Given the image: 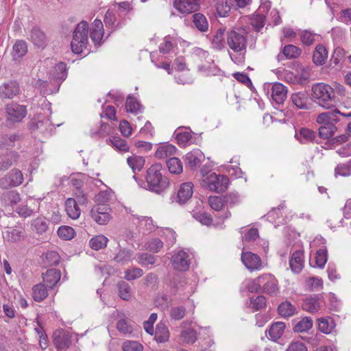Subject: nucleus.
<instances>
[{
  "mask_svg": "<svg viewBox=\"0 0 351 351\" xmlns=\"http://www.w3.org/2000/svg\"><path fill=\"white\" fill-rule=\"evenodd\" d=\"M162 167L159 163L152 165L147 170L146 182L149 189L156 193H160L169 186V180L162 175Z\"/></svg>",
  "mask_w": 351,
  "mask_h": 351,
  "instance_id": "obj_1",
  "label": "nucleus"
},
{
  "mask_svg": "<svg viewBox=\"0 0 351 351\" xmlns=\"http://www.w3.org/2000/svg\"><path fill=\"white\" fill-rule=\"evenodd\" d=\"M312 97L322 107L330 109L335 102V92L328 84L317 83L312 86Z\"/></svg>",
  "mask_w": 351,
  "mask_h": 351,
  "instance_id": "obj_2",
  "label": "nucleus"
},
{
  "mask_svg": "<svg viewBox=\"0 0 351 351\" xmlns=\"http://www.w3.org/2000/svg\"><path fill=\"white\" fill-rule=\"evenodd\" d=\"M88 23L85 21L77 24L73 33L71 43L72 51L76 54L83 53L88 45Z\"/></svg>",
  "mask_w": 351,
  "mask_h": 351,
  "instance_id": "obj_3",
  "label": "nucleus"
},
{
  "mask_svg": "<svg viewBox=\"0 0 351 351\" xmlns=\"http://www.w3.org/2000/svg\"><path fill=\"white\" fill-rule=\"evenodd\" d=\"M247 32L245 29H234L226 34V43L234 52L243 53L247 48Z\"/></svg>",
  "mask_w": 351,
  "mask_h": 351,
  "instance_id": "obj_4",
  "label": "nucleus"
},
{
  "mask_svg": "<svg viewBox=\"0 0 351 351\" xmlns=\"http://www.w3.org/2000/svg\"><path fill=\"white\" fill-rule=\"evenodd\" d=\"M5 121L9 125L21 122L27 113L26 106L16 102H11L5 105Z\"/></svg>",
  "mask_w": 351,
  "mask_h": 351,
  "instance_id": "obj_5",
  "label": "nucleus"
},
{
  "mask_svg": "<svg viewBox=\"0 0 351 351\" xmlns=\"http://www.w3.org/2000/svg\"><path fill=\"white\" fill-rule=\"evenodd\" d=\"M229 179L223 175L211 173L202 180V186L211 191L222 193L228 188Z\"/></svg>",
  "mask_w": 351,
  "mask_h": 351,
  "instance_id": "obj_6",
  "label": "nucleus"
},
{
  "mask_svg": "<svg viewBox=\"0 0 351 351\" xmlns=\"http://www.w3.org/2000/svg\"><path fill=\"white\" fill-rule=\"evenodd\" d=\"M23 175L21 171L14 168L0 178V187L3 189L16 187L23 183Z\"/></svg>",
  "mask_w": 351,
  "mask_h": 351,
  "instance_id": "obj_7",
  "label": "nucleus"
},
{
  "mask_svg": "<svg viewBox=\"0 0 351 351\" xmlns=\"http://www.w3.org/2000/svg\"><path fill=\"white\" fill-rule=\"evenodd\" d=\"M261 292L276 295L278 293V280L270 274H264L261 276Z\"/></svg>",
  "mask_w": 351,
  "mask_h": 351,
  "instance_id": "obj_8",
  "label": "nucleus"
},
{
  "mask_svg": "<svg viewBox=\"0 0 351 351\" xmlns=\"http://www.w3.org/2000/svg\"><path fill=\"white\" fill-rule=\"evenodd\" d=\"M241 258L245 267L250 271L260 270L263 267L262 261L256 254L243 252Z\"/></svg>",
  "mask_w": 351,
  "mask_h": 351,
  "instance_id": "obj_9",
  "label": "nucleus"
},
{
  "mask_svg": "<svg viewBox=\"0 0 351 351\" xmlns=\"http://www.w3.org/2000/svg\"><path fill=\"white\" fill-rule=\"evenodd\" d=\"M190 264L189 255L183 250L178 251L172 256V265L177 270L186 271L189 269Z\"/></svg>",
  "mask_w": 351,
  "mask_h": 351,
  "instance_id": "obj_10",
  "label": "nucleus"
},
{
  "mask_svg": "<svg viewBox=\"0 0 351 351\" xmlns=\"http://www.w3.org/2000/svg\"><path fill=\"white\" fill-rule=\"evenodd\" d=\"M200 0H174L173 7L182 14H189L197 11Z\"/></svg>",
  "mask_w": 351,
  "mask_h": 351,
  "instance_id": "obj_11",
  "label": "nucleus"
},
{
  "mask_svg": "<svg viewBox=\"0 0 351 351\" xmlns=\"http://www.w3.org/2000/svg\"><path fill=\"white\" fill-rule=\"evenodd\" d=\"M108 210V208L103 205H99L94 207L90 210L91 217L98 224L105 225L110 220V215Z\"/></svg>",
  "mask_w": 351,
  "mask_h": 351,
  "instance_id": "obj_12",
  "label": "nucleus"
},
{
  "mask_svg": "<svg viewBox=\"0 0 351 351\" xmlns=\"http://www.w3.org/2000/svg\"><path fill=\"white\" fill-rule=\"evenodd\" d=\"M271 3L267 1L262 3L260 5V12H265L266 21H268L269 25H277L280 22V16L276 9H271Z\"/></svg>",
  "mask_w": 351,
  "mask_h": 351,
  "instance_id": "obj_13",
  "label": "nucleus"
},
{
  "mask_svg": "<svg viewBox=\"0 0 351 351\" xmlns=\"http://www.w3.org/2000/svg\"><path fill=\"white\" fill-rule=\"evenodd\" d=\"M21 201L20 193L14 190L6 191L0 196V202L5 208H13Z\"/></svg>",
  "mask_w": 351,
  "mask_h": 351,
  "instance_id": "obj_14",
  "label": "nucleus"
},
{
  "mask_svg": "<svg viewBox=\"0 0 351 351\" xmlns=\"http://www.w3.org/2000/svg\"><path fill=\"white\" fill-rule=\"evenodd\" d=\"M20 91L17 82L11 81L5 83L0 86V97L2 99H12L16 96Z\"/></svg>",
  "mask_w": 351,
  "mask_h": 351,
  "instance_id": "obj_15",
  "label": "nucleus"
},
{
  "mask_svg": "<svg viewBox=\"0 0 351 351\" xmlns=\"http://www.w3.org/2000/svg\"><path fill=\"white\" fill-rule=\"evenodd\" d=\"M193 184L191 182L182 183L178 191L177 202L184 204L190 199L193 193Z\"/></svg>",
  "mask_w": 351,
  "mask_h": 351,
  "instance_id": "obj_16",
  "label": "nucleus"
},
{
  "mask_svg": "<svg viewBox=\"0 0 351 351\" xmlns=\"http://www.w3.org/2000/svg\"><path fill=\"white\" fill-rule=\"evenodd\" d=\"M53 342L58 351L67 349L70 345V340L67 335L63 330H56L53 335Z\"/></svg>",
  "mask_w": 351,
  "mask_h": 351,
  "instance_id": "obj_17",
  "label": "nucleus"
},
{
  "mask_svg": "<svg viewBox=\"0 0 351 351\" xmlns=\"http://www.w3.org/2000/svg\"><path fill=\"white\" fill-rule=\"evenodd\" d=\"M90 36L95 45H99L104 36V26L101 21L95 19L92 23Z\"/></svg>",
  "mask_w": 351,
  "mask_h": 351,
  "instance_id": "obj_18",
  "label": "nucleus"
},
{
  "mask_svg": "<svg viewBox=\"0 0 351 351\" xmlns=\"http://www.w3.org/2000/svg\"><path fill=\"white\" fill-rule=\"evenodd\" d=\"M204 158L203 153L199 149H194L187 153L184 156V160L191 169L199 167Z\"/></svg>",
  "mask_w": 351,
  "mask_h": 351,
  "instance_id": "obj_19",
  "label": "nucleus"
},
{
  "mask_svg": "<svg viewBox=\"0 0 351 351\" xmlns=\"http://www.w3.org/2000/svg\"><path fill=\"white\" fill-rule=\"evenodd\" d=\"M289 266L291 270L299 274L304 267V252L301 250L294 252L289 260Z\"/></svg>",
  "mask_w": 351,
  "mask_h": 351,
  "instance_id": "obj_20",
  "label": "nucleus"
},
{
  "mask_svg": "<svg viewBox=\"0 0 351 351\" xmlns=\"http://www.w3.org/2000/svg\"><path fill=\"white\" fill-rule=\"evenodd\" d=\"M30 40L38 48H44L47 43V37L45 33L38 27H34L29 34Z\"/></svg>",
  "mask_w": 351,
  "mask_h": 351,
  "instance_id": "obj_21",
  "label": "nucleus"
},
{
  "mask_svg": "<svg viewBox=\"0 0 351 351\" xmlns=\"http://www.w3.org/2000/svg\"><path fill=\"white\" fill-rule=\"evenodd\" d=\"M287 90L282 84L276 83L271 86V98L276 104H282L287 98Z\"/></svg>",
  "mask_w": 351,
  "mask_h": 351,
  "instance_id": "obj_22",
  "label": "nucleus"
},
{
  "mask_svg": "<svg viewBox=\"0 0 351 351\" xmlns=\"http://www.w3.org/2000/svg\"><path fill=\"white\" fill-rule=\"evenodd\" d=\"M61 273L56 269H48L43 275V282L45 285L50 289H52L60 280Z\"/></svg>",
  "mask_w": 351,
  "mask_h": 351,
  "instance_id": "obj_23",
  "label": "nucleus"
},
{
  "mask_svg": "<svg viewBox=\"0 0 351 351\" xmlns=\"http://www.w3.org/2000/svg\"><path fill=\"white\" fill-rule=\"evenodd\" d=\"M328 58V51L326 47L319 44L316 46L313 53V62L316 65H323Z\"/></svg>",
  "mask_w": 351,
  "mask_h": 351,
  "instance_id": "obj_24",
  "label": "nucleus"
},
{
  "mask_svg": "<svg viewBox=\"0 0 351 351\" xmlns=\"http://www.w3.org/2000/svg\"><path fill=\"white\" fill-rule=\"evenodd\" d=\"M250 23L254 31L260 32L266 23L265 12H260L259 8L258 12L252 14L250 18Z\"/></svg>",
  "mask_w": 351,
  "mask_h": 351,
  "instance_id": "obj_25",
  "label": "nucleus"
},
{
  "mask_svg": "<svg viewBox=\"0 0 351 351\" xmlns=\"http://www.w3.org/2000/svg\"><path fill=\"white\" fill-rule=\"evenodd\" d=\"M302 53V49L293 45H285L282 51V54L278 55V60L285 57L286 59H295L298 58Z\"/></svg>",
  "mask_w": 351,
  "mask_h": 351,
  "instance_id": "obj_26",
  "label": "nucleus"
},
{
  "mask_svg": "<svg viewBox=\"0 0 351 351\" xmlns=\"http://www.w3.org/2000/svg\"><path fill=\"white\" fill-rule=\"evenodd\" d=\"M319 330L326 335L332 333L335 327L336 324L332 317H322L317 319Z\"/></svg>",
  "mask_w": 351,
  "mask_h": 351,
  "instance_id": "obj_27",
  "label": "nucleus"
},
{
  "mask_svg": "<svg viewBox=\"0 0 351 351\" xmlns=\"http://www.w3.org/2000/svg\"><path fill=\"white\" fill-rule=\"evenodd\" d=\"M19 155L15 152H10L0 157V172L8 169L18 159Z\"/></svg>",
  "mask_w": 351,
  "mask_h": 351,
  "instance_id": "obj_28",
  "label": "nucleus"
},
{
  "mask_svg": "<svg viewBox=\"0 0 351 351\" xmlns=\"http://www.w3.org/2000/svg\"><path fill=\"white\" fill-rule=\"evenodd\" d=\"M295 138L302 143H313L316 138V132L306 128H302L295 134Z\"/></svg>",
  "mask_w": 351,
  "mask_h": 351,
  "instance_id": "obj_29",
  "label": "nucleus"
},
{
  "mask_svg": "<svg viewBox=\"0 0 351 351\" xmlns=\"http://www.w3.org/2000/svg\"><path fill=\"white\" fill-rule=\"evenodd\" d=\"M65 210L68 216L73 219H78L81 213L76 199L74 198H68L66 200Z\"/></svg>",
  "mask_w": 351,
  "mask_h": 351,
  "instance_id": "obj_30",
  "label": "nucleus"
},
{
  "mask_svg": "<svg viewBox=\"0 0 351 351\" xmlns=\"http://www.w3.org/2000/svg\"><path fill=\"white\" fill-rule=\"evenodd\" d=\"M117 293L120 298L125 301H129L132 298V289L131 286L125 281H119L117 285Z\"/></svg>",
  "mask_w": 351,
  "mask_h": 351,
  "instance_id": "obj_31",
  "label": "nucleus"
},
{
  "mask_svg": "<svg viewBox=\"0 0 351 351\" xmlns=\"http://www.w3.org/2000/svg\"><path fill=\"white\" fill-rule=\"evenodd\" d=\"M302 308L311 313L318 311L320 308V301L318 296L306 298L302 304Z\"/></svg>",
  "mask_w": 351,
  "mask_h": 351,
  "instance_id": "obj_32",
  "label": "nucleus"
},
{
  "mask_svg": "<svg viewBox=\"0 0 351 351\" xmlns=\"http://www.w3.org/2000/svg\"><path fill=\"white\" fill-rule=\"evenodd\" d=\"M27 52V45L25 41L18 40L12 47V57L14 60L22 58Z\"/></svg>",
  "mask_w": 351,
  "mask_h": 351,
  "instance_id": "obj_33",
  "label": "nucleus"
},
{
  "mask_svg": "<svg viewBox=\"0 0 351 351\" xmlns=\"http://www.w3.org/2000/svg\"><path fill=\"white\" fill-rule=\"evenodd\" d=\"M127 163L132 171L136 173V171H140L143 168L145 160L143 156L133 154L127 158Z\"/></svg>",
  "mask_w": 351,
  "mask_h": 351,
  "instance_id": "obj_34",
  "label": "nucleus"
},
{
  "mask_svg": "<svg viewBox=\"0 0 351 351\" xmlns=\"http://www.w3.org/2000/svg\"><path fill=\"white\" fill-rule=\"evenodd\" d=\"M133 251L128 248H121L114 256V261L122 265L129 263L133 256Z\"/></svg>",
  "mask_w": 351,
  "mask_h": 351,
  "instance_id": "obj_35",
  "label": "nucleus"
},
{
  "mask_svg": "<svg viewBox=\"0 0 351 351\" xmlns=\"http://www.w3.org/2000/svg\"><path fill=\"white\" fill-rule=\"evenodd\" d=\"M176 151L175 146L171 144H165L158 147L155 153V156L158 159H163L174 155Z\"/></svg>",
  "mask_w": 351,
  "mask_h": 351,
  "instance_id": "obj_36",
  "label": "nucleus"
},
{
  "mask_svg": "<svg viewBox=\"0 0 351 351\" xmlns=\"http://www.w3.org/2000/svg\"><path fill=\"white\" fill-rule=\"evenodd\" d=\"M292 103L300 109H308V97L306 93L298 92L291 95Z\"/></svg>",
  "mask_w": 351,
  "mask_h": 351,
  "instance_id": "obj_37",
  "label": "nucleus"
},
{
  "mask_svg": "<svg viewBox=\"0 0 351 351\" xmlns=\"http://www.w3.org/2000/svg\"><path fill=\"white\" fill-rule=\"evenodd\" d=\"M169 339L168 328L162 323L157 325L155 332V339L158 343L167 342Z\"/></svg>",
  "mask_w": 351,
  "mask_h": 351,
  "instance_id": "obj_38",
  "label": "nucleus"
},
{
  "mask_svg": "<svg viewBox=\"0 0 351 351\" xmlns=\"http://www.w3.org/2000/svg\"><path fill=\"white\" fill-rule=\"evenodd\" d=\"M339 119L335 115V110L320 113L316 119V121L319 124L328 125L333 124L332 122H338Z\"/></svg>",
  "mask_w": 351,
  "mask_h": 351,
  "instance_id": "obj_39",
  "label": "nucleus"
},
{
  "mask_svg": "<svg viewBox=\"0 0 351 351\" xmlns=\"http://www.w3.org/2000/svg\"><path fill=\"white\" fill-rule=\"evenodd\" d=\"M32 291V297L36 302L43 301L48 295L46 285L43 283H39L34 286Z\"/></svg>",
  "mask_w": 351,
  "mask_h": 351,
  "instance_id": "obj_40",
  "label": "nucleus"
},
{
  "mask_svg": "<svg viewBox=\"0 0 351 351\" xmlns=\"http://www.w3.org/2000/svg\"><path fill=\"white\" fill-rule=\"evenodd\" d=\"M285 329V323L276 322L271 326L269 330V335L273 341H276L282 337Z\"/></svg>",
  "mask_w": 351,
  "mask_h": 351,
  "instance_id": "obj_41",
  "label": "nucleus"
},
{
  "mask_svg": "<svg viewBox=\"0 0 351 351\" xmlns=\"http://www.w3.org/2000/svg\"><path fill=\"white\" fill-rule=\"evenodd\" d=\"M167 166L170 173L174 174H180L182 172V163L180 159L172 157L167 160Z\"/></svg>",
  "mask_w": 351,
  "mask_h": 351,
  "instance_id": "obj_42",
  "label": "nucleus"
},
{
  "mask_svg": "<svg viewBox=\"0 0 351 351\" xmlns=\"http://www.w3.org/2000/svg\"><path fill=\"white\" fill-rule=\"evenodd\" d=\"M108 241L106 237L100 234L93 237L89 241V245L92 249L99 250L105 247Z\"/></svg>",
  "mask_w": 351,
  "mask_h": 351,
  "instance_id": "obj_43",
  "label": "nucleus"
},
{
  "mask_svg": "<svg viewBox=\"0 0 351 351\" xmlns=\"http://www.w3.org/2000/svg\"><path fill=\"white\" fill-rule=\"evenodd\" d=\"M337 131V128L335 124H328L322 125L319 129V136L323 139H328L332 137Z\"/></svg>",
  "mask_w": 351,
  "mask_h": 351,
  "instance_id": "obj_44",
  "label": "nucleus"
},
{
  "mask_svg": "<svg viewBox=\"0 0 351 351\" xmlns=\"http://www.w3.org/2000/svg\"><path fill=\"white\" fill-rule=\"evenodd\" d=\"M193 23L195 26L201 32H206L208 29V23L204 15L201 13L194 14Z\"/></svg>",
  "mask_w": 351,
  "mask_h": 351,
  "instance_id": "obj_45",
  "label": "nucleus"
},
{
  "mask_svg": "<svg viewBox=\"0 0 351 351\" xmlns=\"http://www.w3.org/2000/svg\"><path fill=\"white\" fill-rule=\"evenodd\" d=\"M18 140V136L16 134L3 135L0 140V148L2 149H8L14 146L15 141Z\"/></svg>",
  "mask_w": 351,
  "mask_h": 351,
  "instance_id": "obj_46",
  "label": "nucleus"
},
{
  "mask_svg": "<svg viewBox=\"0 0 351 351\" xmlns=\"http://www.w3.org/2000/svg\"><path fill=\"white\" fill-rule=\"evenodd\" d=\"M224 29H218L212 38V46L214 49L220 50L223 47Z\"/></svg>",
  "mask_w": 351,
  "mask_h": 351,
  "instance_id": "obj_47",
  "label": "nucleus"
},
{
  "mask_svg": "<svg viewBox=\"0 0 351 351\" xmlns=\"http://www.w3.org/2000/svg\"><path fill=\"white\" fill-rule=\"evenodd\" d=\"M313 327V320L309 317H305L294 326L293 330L298 332H306Z\"/></svg>",
  "mask_w": 351,
  "mask_h": 351,
  "instance_id": "obj_48",
  "label": "nucleus"
},
{
  "mask_svg": "<svg viewBox=\"0 0 351 351\" xmlns=\"http://www.w3.org/2000/svg\"><path fill=\"white\" fill-rule=\"evenodd\" d=\"M58 235L64 241L71 240L75 234L74 229L68 226H62L58 230Z\"/></svg>",
  "mask_w": 351,
  "mask_h": 351,
  "instance_id": "obj_49",
  "label": "nucleus"
},
{
  "mask_svg": "<svg viewBox=\"0 0 351 351\" xmlns=\"http://www.w3.org/2000/svg\"><path fill=\"white\" fill-rule=\"evenodd\" d=\"M125 108L128 112L138 114L141 112V105L131 95H129L127 98Z\"/></svg>",
  "mask_w": 351,
  "mask_h": 351,
  "instance_id": "obj_50",
  "label": "nucleus"
},
{
  "mask_svg": "<svg viewBox=\"0 0 351 351\" xmlns=\"http://www.w3.org/2000/svg\"><path fill=\"white\" fill-rule=\"evenodd\" d=\"M278 311L281 316L290 317L295 313V308L289 302H284L279 305Z\"/></svg>",
  "mask_w": 351,
  "mask_h": 351,
  "instance_id": "obj_51",
  "label": "nucleus"
},
{
  "mask_svg": "<svg viewBox=\"0 0 351 351\" xmlns=\"http://www.w3.org/2000/svg\"><path fill=\"white\" fill-rule=\"evenodd\" d=\"M109 141L112 147L120 152H128L130 149L126 141L119 137H113L110 138Z\"/></svg>",
  "mask_w": 351,
  "mask_h": 351,
  "instance_id": "obj_52",
  "label": "nucleus"
},
{
  "mask_svg": "<svg viewBox=\"0 0 351 351\" xmlns=\"http://www.w3.org/2000/svg\"><path fill=\"white\" fill-rule=\"evenodd\" d=\"M155 303L157 307L162 310H166L170 306L171 299L166 294H158L155 300Z\"/></svg>",
  "mask_w": 351,
  "mask_h": 351,
  "instance_id": "obj_53",
  "label": "nucleus"
},
{
  "mask_svg": "<svg viewBox=\"0 0 351 351\" xmlns=\"http://www.w3.org/2000/svg\"><path fill=\"white\" fill-rule=\"evenodd\" d=\"M328 254L326 248L319 249L315 254V264L319 268H323L327 261Z\"/></svg>",
  "mask_w": 351,
  "mask_h": 351,
  "instance_id": "obj_54",
  "label": "nucleus"
},
{
  "mask_svg": "<svg viewBox=\"0 0 351 351\" xmlns=\"http://www.w3.org/2000/svg\"><path fill=\"white\" fill-rule=\"evenodd\" d=\"M208 204L213 210L217 211L221 210L225 206L223 196H210L208 198Z\"/></svg>",
  "mask_w": 351,
  "mask_h": 351,
  "instance_id": "obj_55",
  "label": "nucleus"
},
{
  "mask_svg": "<svg viewBox=\"0 0 351 351\" xmlns=\"http://www.w3.org/2000/svg\"><path fill=\"white\" fill-rule=\"evenodd\" d=\"M261 276L247 281L246 285L247 289L251 293L261 292Z\"/></svg>",
  "mask_w": 351,
  "mask_h": 351,
  "instance_id": "obj_56",
  "label": "nucleus"
},
{
  "mask_svg": "<svg viewBox=\"0 0 351 351\" xmlns=\"http://www.w3.org/2000/svg\"><path fill=\"white\" fill-rule=\"evenodd\" d=\"M156 260V256L147 253L139 254L138 256V263L143 267L154 264Z\"/></svg>",
  "mask_w": 351,
  "mask_h": 351,
  "instance_id": "obj_57",
  "label": "nucleus"
},
{
  "mask_svg": "<svg viewBox=\"0 0 351 351\" xmlns=\"http://www.w3.org/2000/svg\"><path fill=\"white\" fill-rule=\"evenodd\" d=\"M117 330L123 334H130L133 331V328L130 324L129 321L125 319H120L117 323Z\"/></svg>",
  "mask_w": 351,
  "mask_h": 351,
  "instance_id": "obj_58",
  "label": "nucleus"
},
{
  "mask_svg": "<svg viewBox=\"0 0 351 351\" xmlns=\"http://www.w3.org/2000/svg\"><path fill=\"white\" fill-rule=\"evenodd\" d=\"M300 36L302 43L306 46L313 45L315 40V34L308 30L302 31Z\"/></svg>",
  "mask_w": 351,
  "mask_h": 351,
  "instance_id": "obj_59",
  "label": "nucleus"
},
{
  "mask_svg": "<svg viewBox=\"0 0 351 351\" xmlns=\"http://www.w3.org/2000/svg\"><path fill=\"white\" fill-rule=\"evenodd\" d=\"M143 275V271L138 267H133L125 271V279L131 281L141 277Z\"/></svg>",
  "mask_w": 351,
  "mask_h": 351,
  "instance_id": "obj_60",
  "label": "nucleus"
},
{
  "mask_svg": "<svg viewBox=\"0 0 351 351\" xmlns=\"http://www.w3.org/2000/svg\"><path fill=\"white\" fill-rule=\"evenodd\" d=\"M180 337L183 342L191 343L196 340V332L192 328H188L181 332Z\"/></svg>",
  "mask_w": 351,
  "mask_h": 351,
  "instance_id": "obj_61",
  "label": "nucleus"
},
{
  "mask_svg": "<svg viewBox=\"0 0 351 351\" xmlns=\"http://www.w3.org/2000/svg\"><path fill=\"white\" fill-rule=\"evenodd\" d=\"M122 349L123 351H143L142 344L134 341H126L123 343Z\"/></svg>",
  "mask_w": 351,
  "mask_h": 351,
  "instance_id": "obj_62",
  "label": "nucleus"
},
{
  "mask_svg": "<svg viewBox=\"0 0 351 351\" xmlns=\"http://www.w3.org/2000/svg\"><path fill=\"white\" fill-rule=\"evenodd\" d=\"M163 247V243L159 239H153L147 244V250L149 252L157 253Z\"/></svg>",
  "mask_w": 351,
  "mask_h": 351,
  "instance_id": "obj_63",
  "label": "nucleus"
},
{
  "mask_svg": "<svg viewBox=\"0 0 351 351\" xmlns=\"http://www.w3.org/2000/svg\"><path fill=\"white\" fill-rule=\"evenodd\" d=\"M335 176H348L351 174V167L349 165V161L347 164H341L337 166L335 169Z\"/></svg>",
  "mask_w": 351,
  "mask_h": 351,
  "instance_id": "obj_64",
  "label": "nucleus"
}]
</instances>
